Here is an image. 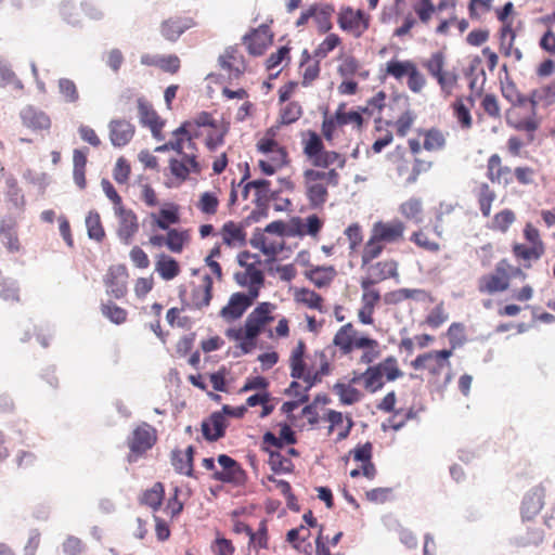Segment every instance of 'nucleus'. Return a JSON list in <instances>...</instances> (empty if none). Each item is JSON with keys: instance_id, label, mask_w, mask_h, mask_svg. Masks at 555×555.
<instances>
[{"instance_id": "nucleus-1", "label": "nucleus", "mask_w": 555, "mask_h": 555, "mask_svg": "<svg viewBox=\"0 0 555 555\" xmlns=\"http://www.w3.org/2000/svg\"><path fill=\"white\" fill-rule=\"evenodd\" d=\"M332 343L343 357H350L357 350L362 351L359 361L369 366L364 372L354 374L352 383L362 382L364 389L370 393H374L384 387L385 379H382L378 370L371 365L380 356L378 340L361 334L351 322H348L337 330Z\"/></svg>"}, {"instance_id": "nucleus-2", "label": "nucleus", "mask_w": 555, "mask_h": 555, "mask_svg": "<svg viewBox=\"0 0 555 555\" xmlns=\"http://www.w3.org/2000/svg\"><path fill=\"white\" fill-rule=\"evenodd\" d=\"M189 141L186 131L182 130L181 132L180 126L172 132V138L168 142L155 147V152L173 151L180 156V158H170L168 166L170 175L180 182H184L191 173L199 175L203 170L198 155L188 151Z\"/></svg>"}, {"instance_id": "nucleus-3", "label": "nucleus", "mask_w": 555, "mask_h": 555, "mask_svg": "<svg viewBox=\"0 0 555 555\" xmlns=\"http://www.w3.org/2000/svg\"><path fill=\"white\" fill-rule=\"evenodd\" d=\"M185 130L190 138L188 151L197 155L198 149L195 139L206 133L205 145L210 151H216L219 146L223 145L224 138L229 132V124L218 121L210 113L201 112L192 119L185 120L181 124V131Z\"/></svg>"}, {"instance_id": "nucleus-4", "label": "nucleus", "mask_w": 555, "mask_h": 555, "mask_svg": "<svg viewBox=\"0 0 555 555\" xmlns=\"http://www.w3.org/2000/svg\"><path fill=\"white\" fill-rule=\"evenodd\" d=\"M335 168L308 167L302 170L301 185L308 204L313 209L322 208L328 199V189L339 183V173Z\"/></svg>"}, {"instance_id": "nucleus-5", "label": "nucleus", "mask_w": 555, "mask_h": 555, "mask_svg": "<svg viewBox=\"0 0 555 555\" xmlns=\"http://www.w3.org/2000/svg\"><path fill=\"white\" fill-rule=\"evenodd\" d=\"M279 130V126H271L256 143L257 152L264 156L258 160V168L266 176L274 175L291 162L287 149L276 140Z\"/></svg>"}, {"instance_id": "nucleus-6", "label": "nucleus", "mask_w": 555, "mask_h": 555, "mask_svg": "<svg viewBox=\"0 0 555 555\" xmlns=\"http://www.w3.org/2000/svg\"><path fill=\"white\" fill-rule=\"evenodd\" d=\"M406 227L400 219L378 220L372 224L370 236L364 243V256H380L387 245L399 244L404 240Z\"/></svg>"}, {"instance_id": "nucleus-7", "label": "nucleus", "mask_w": 555, "mask_h": 555, "mask_svg": "<svg viewBox=\"0 0 555 555\" xmlns=\"http://www.w3.org/2000/svg\"><path fill=\"white\" fill-rule=\"evenodd\" d=\"M302 153L311 167L327 169L336 165L337 168L343 169L346 165V157L336 152L325 150L321 137L312 130L307 131L302 138Z\"/></svg>"}, {"instance_id": "nucleus-8", "label": "nucleus", "mask_w": 555, "mask_h": 555, "mask_svg": "<svg viewBox=\"0 0 555 555\" xmlns=\"http://www.w3.org/2000/svg\"><path fill=\"white\" fill-rule=\"evenodd\" d=\"M302 153L311 167L327 169L336 165L337 168L343 169L346 165V157L336 152L325 150L321 137L312 130L307 131L302 138Z\"/></svg>"}, {"instance_id": "nucleus-9", "label": "nucleus", "mask_w": 555, "mask_h": 555, "mask_svg": "<svg viewBox=\"0 0 555 555\" xmlns=\"http://www.w3.org/2000/svg\"><path fill=\"white\" fill-rule=\"evenodd\" d=\"M526 278L521 268L513 266L507 259L503 258L496 262L494 270L481 275L477 281V289L480 294L494 295L503 293L509 288L512 278Z\"/></svg>"}, {"instance_id": "nucleus-10", "label": "nucleus", "mask_w": 555, "mask_h": 555, "mask_svg": "<svg viewBox=\"0 0 555 555\" xmlns=\"http://www.w3.org/2000/svg\"><path fill=\"white\" fill-rule=\"evenodd\" d=\"M379 256L365 257L364 248L361 250L360 267L364 275L360 280L372 281V284H379L387 280L398 281L400 278L399 261L393 258L377 260Z\"/></svg>"}, {"instance_id": "nucleus-11", "label": "nucleus", "mask_w": 555, "mask_h": 555, "mask_svg": "<svg viewBox=\"0 0 555 555\" xmlns=\"http://www.w3.org/2000/svg\"><path fill=\"white\" fill-rule=\"evenodd\" d=\"M237 262L242 270L234 274L236 283L242 287H247L254 296H259V291L264 283V275L258 256L249 251H242L237 256Z\"/></svg>"}, {"instance_id": "nucleus-12", "label": "nucleus", "mask_w": 555, "mask_h": 555, "mask_svg": "<svg viewBox=\"0 0 555 555\" xmlns=\"http://www.w3.org/2000/svg\"><path fill=\"white\" fill-rule=\"evenodd\" d=\"M157 439V430L151 424L142 422L135 425L126 441L129 449L128 463H135L143 457L156 444Z\"/></svg>"}, {"instance_id": "nucleus-13", "label": "nucleus", "mask_w": 555, "mask_h": 555, "mask_svg": "<svg viewBox=\"0 0 555 555\" xmlns=\"http://www.w3.org/2000/svg\"><path fill=\"white\" fill-rule=\"evenodd\" d=\"M276 306L274 304L264 301L260 302L246 318L244 328L238 330L235 338L246 339L250 344L259 336L268 324L274 321V311Z\"/></svg>"}, {"instance_id": "nucleus-14", "label": "nucleus", "mask_w": 555, "mask_h": 555, "mask_svg": "<svg viewBox=\"0 0 555 555\" xmlns=\"http://www.w3.org/2000/svg\"><path fill=\"white\" fill-rule=\"evenodd\" d=\"M133 99L137 103L140 124L151 130L154 139L157 141H163L165 139L163 129L166 121L158 115L152 103L144 96H135L132 92H127L120 96V102L124 105H127Z\"/></svg>"}, {"instance_id": "nucleus-15", "label": "nucleus", "mask_w": 555, "mask_h": 555, "mask_svg": "<svg viewBox=\"0 0 555 555\" xmlns=\"http://www.w3.org/2000/svg\"><path fill=\"white\" fill-rule=\"evenodd\" d=\"M446 65V55L442 51L431 53L430 56L423 62V67L430 77L436 79L441 92L446 95H450L457 82V75L452 70H448Z\"/></svg>"}, {"instance_id": "nucleus-16", "label": "nucleus", "mask_w": 555, "mask_h": 555, "mask_svg": "<svg viewBox=\"0 0 555 555\" xmlns=\"http://www.w3.org/2000/svg\"><path fill=\"white\" fill-rule=\"evenodd\" d=\"M451 357L452 349L431 350L418 354L411 362V366L415 371L426 372L430 378L437 379L446 369H450Z\"/></svg>"}, {"instance_id": "nucleus-17", "label": "nucleus", "mask_w": 555, "mask_h": 555, "mask_svg": "<svg viewBox=\"0 0 555 555\" xmlns=\"http://www.w3.org/2000/svg\"><path fill=\"white\" fill-rule=\"evenodd\" d=\"M371 17L364 11L351 7L340 8L337 14L339 28L353 38H361L370 27Z\"/></svg>"}, {"instance_id": "nucleus-18", "label": "nucleus", "mask_w": 555, "mask_h": 555, "mask_svg": "<svg viewBox=\"0 0 555 555\" xmlns=\"http://www.w3.org/2000/svg\"><path fill=\"white\" fill-rule=\"evenodd\" d=\"M361 288L360 308L358 310V320L363 325L374 324L375 309L382 301L380 289L372 281H359Z\"/></svg>"}, {"instance_id": "nucleus-19", "label": "nucleus", "mask_w": 555, "mask_h": 555, "mask_svg": "<svg viewBox=\"0 0 555 555\" xmlns=\"http://www.w3.org/2000/svg\"><path fill=\"white\" fill-rule=\"evenodd\" d=\"M220 469H217L211 478L216 481L230 483L235 487L245 485L247 476L241 464L227 454H220L217 459Z\"/></svg>"}, {"instance_id": "nucleus-20", "label": "nucleus", "mask_w": 555, "mask_h": 555, "mask_svg": "<svg viewBox=\"0 0 555 555\" xmlns=\"http://www.w3.org/2000/svg\"><path fill=\"white\" fill-rule=\"evenodd\" d=\"M114 215L118 220L117 236L124 244H130L139 231L137 214L124 205L115 209Z\"/></svg>"}, {"instance_id": "nucleus-21", "label": "nucleus", "mask_w": 555, "mask_h": 555, "mask_svg": "<svg viewBox=\"0 0 555 555\" xmlns=\"http://www.w3.org/2000/svg\"><path fill=\"white\" fill-rule=\"evenodd\" d=\"M212 279L209 274L202 276L198 284L193 283L191 285V292L188 299H183L186 306L193 309H203L210 305L212 299Z\"/></svg>"}, {"instance_id": "nucleus-22", "label": "nucleus", "mask_w": 555, "mask_h": 555, "mask_svg": "<svg viewBox=\"0 0 555 555\" xmlns=\"http://www.w3.org/2000/svg\"><path fill=\"white\" fill-rule=\"evenodd\" d=\"M442 230L435 225L433 231L427 228H418L410 235V242L417 248L429 254H438L441 250Z\"/></svg>"}, {"instance_id": "nucleus-23", "label": "nucleus", "mask_w": 555, "mask_h": 555, "mask_svg": "<svg viewBox=\"0 0 555 555\" xmlns=\"http://www.w3.org/2000/svg\"><path fill=\"white\" fill-rule=\"evenodd\" d=\"M372 451L373 446L371 442L358 444L353 450L350 451V454L352 455L353 460L360 463L359 468L352 469L350 472V476L352 478H357L361 475L370 480L375 478L376 468L372 462Z\"/></svg>"}, {"instance_id": "nucleus-24", "label": "nucleus", "mask_w": 555, "mask_h": 555, "mask_svg": "<svg viewBox=\"0 0 555 555\" xmlns=\"http://www.w3.org/2000/svg\"><path fill=\"white\" fill-rule=\"evenodd\" d=\"M257 297L249 292L247 294L234 293L230 296L228 305L221 309L220 315L228 322L235 321L245 313Z\"/></svg>"}, {"instance_id": "nucleus-25", "label": "nucleus", "mask_w": 555, "mask_h": 555, "mask_svg": "<svg viewBox=\"0 0 555 555\" xmlns=\"http://www.w3.org/2000/svg\"><path fill=\"white\" fill-rule=\"evenodd\" d=\"M196 26L190 16H171L160 23V35L169 42H176L186 30Z\"/></svg>"}, {"instance_id": "nucleus-26", "label": "nucleus", "mask_w": 555, "mask_h": 555, "mask_svg": "<svg viewBox=\"0 0 555 555\" xmlns=\"http://www.w3.org/2000/svg\"><path fill=\"white\" fill-rule=\"evenodd\" d=\"M128 276L125 266L111 267L104 280L106 293L116 299L124 298L128 291Z\"/></svg>"}, {"instance_id": "nucleus-27", "label": "nucleus", "mask_w": 555, "mask_h": 555, "mask_svg": "<svg viewBox=\"0 0 555 555\" xmlns=\"http://www.w3.org/2000/svg\"><path fill=\"white\" fill-rule=\"evenodd\" d=\"M218 235L221 238V244L229 248H242L247 243L245 227L242 223L232 220L222 224Z\"/></svg>"}, {"instance_id": "nucleus-28", "label": "nucleus", "mask_w": 555, "mask_h": 555, "mask_svg": "<svg viewBox=\"0 0 555 555\" xmlns=\"http://www.w3.org/2000/svg\"><path fill=\"white\" fill-rule=\"evenodd\" d=\"M272 34L267 25H260L258 28L253 29L243 38L249 54L259 56L264 53L267 48L272 43Z\"/></svg>"}, {"instance_id": "nucleus-29", "label": "nucleus", "mask_w": 555, "mask_h": 555, "mask_svg": "<svg viewBox=\"0 0 555 555\" xmlns=\"http://www.w3.org/2000/svg\"><path fill=\"white\" fill-rule=\"evenodd\" d=\"M218 62L230 78H238L246 70L244 55L236 47H228L220 54Z\"/></svg>"}, {"instance_id": "nucleus-30", "label": "nucleus", "mask_w": 555, "mask_h": 555, "mask_svg": "<svg viewBox=\"0 0 555 555\" xmlns=\"http://www.w3.org/2000/svg\"><path fill=\"white\" fill-rule=\"evenodd\" d=\"M337 60V74L340 78H361L362 80L369 78L370 72L364 69L356 56L341 53Z\"/></svg>"}, {"instance_id": "nucleus-31", "label": "nucleus", "mask_w": 555, "mask_h": 555, "mask_svg": "<svg viewBox=\"0 0 555 555\" xmlns=\"http://www.w3.org/2000/svg\"><path fill=\"white\" fill-rule=\"evenodd\" d=\"M487 178L492 183L508 185L513 181L512 169L503 165L499 154H492L487 160Z\"/></svg>"}, {"instance_id": "nucleus-32", "label": "nucleus", "mask_w": 555, "mask_h": 555, "mask_svg": "<svg viewBox=\"0 0 555 555\" xmlns=\"http://www.w3.org/2000/svg\"><path fill=\"white\" fill-rule=\"evenodd\" d=\"M109 139L114 146L122 147L133 138L135 127L125 119H113L109 125Z\"/></svg>"}, {"instance_id": "nucleus-33", "label": "nucleus", "mask_w": 555, "mask_h": 555, "mask_svg": "<svg viewBox=\"0 0 555 555\" xmlns=\"http://www.w3.org/2000/svg\"><path fill=\"white\" fill-rule=\"evenodd\" d=\"M150 218L153 225L169 231L171 224L180 222V206L176 203H166L158 212H152Z\"/></svg>"}, {"instance_id": "nucleus-34", "label": "nucleus", "mask_w": 555, "mask_h": 555, "mask_svg": "<svg viewBox=\"0 0 555 555\" xmlns=\"http://www.w3.org/2000/svg\"><path fill=\"white\" fill-rule=\"evenodd\" d=\"M473 95L457 96L451 104L452 115L463 130H469L473 127V117L470 108L474 106Z\"/></svg>"}, {"instance_id": "nucleus-35", "label": "nucleus", "mask_w": 555, "mask_h": 555, "mask_svg": "<svg viewBox=\"0 0 555 555\" xmlns=\"http://www.w3.org/2000/svg\"><path fill=\"white\" fill-rule=\"evenodd\" d=\"M227 426V417L221 412H214L203 421L202 433L206 440L217 441L224 436Z\"/></svg>"}, {"instance_id": "nucleus-36", "label": "nucleus", "mask_w": 555, "mask_h": 555, "mask_svg": "<svg viewBox=\"0 0 555 555\" xmlns=\"http://www.w3.org/2000/svg\"><path fill=\"white\" fill-rule=\"evenodd\" d=\"M544 488L534 487L524 498L521 504V516L524 519L530 520L537 516L543 507Z\"/></svg>"}, {"instance_id": "nucleus-37", "label": "nucleus", "mask_w": 555, "mask_h": 555, "mask_svg": "<svg viewBox=\"0 0 555 555\" xmlns=\"http://www.w3.org/2000/svg\"><path fill=\"white\" fill-rule=\"evenodd\" d=\"M324 420L330 423L328 434L337 429L338 441L346 439L353 426L351 417H345L341 412L335 410H328Z\"/></svg>"}, {"instance_id": "nucleus-38", "label": "nucleus", "mask_w": 555, "mask_h": 555, "mask_svg": "<svg viewBox=\"0 0 555 555\" xmlns=\"http://www.w3.org/2000/svg\"><path fill=\"white\" fill-rule=\"evenodd\" d=\"M21 119L25 127L33 130H47L51 126L50 117L34 106H26L21 111Z\"/></svg>"}, {"instance_id": "nucleus-39", "label": "nucleus", "mask_w": 555, "mask_h": 555, "mask_svg": "<svg viewBox=\"0 0 555 555\" xmlns=\"http://www.w3.org/2000/svg\"><path fill=\"white\" fill-rule=\"evenodd\" d=\"M512 254L517 261L522 262L524 267L531 268V262L538 261L545 254V249H540L531 244L515 242L512 245Z\"/></svg>"}, {"instance_id": "nucleus-40", "label": "nucleus", "mask_w": 555, "mask_h": 555, "mask_svg": "<svg viewBox=\"0 0 555 555\" xmlns=\"http://www.w3.org/2000/svg\"><path fill=\"white\" fill-rule=\"evenodd\" d=\"M194 452L195 449L193 446H189L185 451L175 450L172 452L171 464L177 473L193 477Z\"/></svg>"}, {"instance_id": "nucleus-41", "label": "nucleus", "mask_w": 555, "mask_h": 555, "mask_svg": "<svg viewBox=\"0 0 555 555\" xmlns=\"http://www.w3.org/2000/svg\"><path fill=\"white\" fill-rule=\"evenodd\" d=\"M480 212L483 217H490L492 204L496 199L495 191L487 182H479L473 191Z\"/></svg>"}, {"instance_id": "nucleus-42", "label": "nucleus", "mask_w": 555, "mask_h": 555, "mask_svg": "<svg viewBox=\"0 0 555 555\" xmlns=\"http://www.w3.org/2000/svg\"><path fill=\"white\" fill-rule=\"evenodd\" d=\"M306 353V344L302 339L298 340L296 347L292 350L289 357L291 376L302 379L306 383L307 369L304 360Z\"/></svg>"}, {"instance_id": "nucleus-43", "label": "nucleus", "mask_w": 555, "mask_h": 555, "mask_svg": "<svg viewBox=\"0 0 555 555\" xmlns=\"http://www.w3.org/2000/svg\"><path fill=\"white\" fill-rule=\"evenodd\" d=\"M352 378L348 383L337 382L333 386V392L344 405H352L363 398V393L354 387Z\"/></svg>"}, {"instance_id": "nucleus-44", "label": "nucleus", "mask_w": 555, "mask_h": 555, "mask_svg": "<svg viewBox=\"0 0 555 555\" xmlns=\"http://www.w3.org/2000/svg\"><path fill=\"white\" fill-rule=\"evenodd\" d=\"M300 69L302 77L301 85L308 87L320 76V60L315 57L312 59L309 52L305 50L301 54Z\"/></svg>"}, {"instance_id": "nucleus-45", "label": "nucleus", "mask_w": 555, "mask_h": 555, "mask_svg": "<svg viewBox=\"0 0 555 555\" xmlns=\"http://www.w3.org/2000/svg\"><path fill=\"white\" fill-rule=\"evenodd\" d=\"M418 134L424 138L423 149L427 152H439L447 146V133L438 128L423 129Z\"/></svg>"}, {"instance_id": "nucleus-46", "label": "nucleus", "mask_w": 555, "mask_h": 555, "mask_svg": "<svg viewBox=\"0 0 555 555\" xmlns=\"http://www.w3.org/2000/svg\"><path fill=\"white\" fill-rule=\"evenodd\" d=\"M251 245L260 249L268 258L274 259L283 249V238L260 234L251 240Z\"/></svg>"}, {"instance_id": "nucleus-47", "label": "nucleus", "mask_w": 555, "mask_h": 555, "mask_svg": "<svg viewBox=\"0 0 555 555\" xmlns=\"http://www.w3.org/2000/svg\"><path fill=\"white\" fill-rule=\"evenodd\" d=\"M296 443V436L289 425L284 424L280 430L279 437L271 431L263 435V444L269 448L282 449L285 444Z\"/></svg>"}, {"instance_id": "nucleus-48", "label": "nucleus", "mask_w": 555, "mask_h": 555, "mask_svg": "<svg viewBox=\"0 0 555 555\" xmlns=\"http://www.w3.org/2000/svg\"><path fill=\"white\" fill-rule=\"evenodd\" d=\"M414 61L406 59L400 60L397 57H392L385 64L384 76L391 77L395 80L402 82L405 79L409 70L413 66Z\"/></svg>"}, {"instance_id": "nucleus-49", "label": "nucleus", "mask_w": 555, "mask_h": 555, "mask_svg": "<svg viewBox=\"0 0 555 555\" xmlns=\"http://www.w3.org/2000/svg\"><path fill=\"white\" fill-rule=\"evenodd\" d=\"M220 190L205 191L198 195L195 207L205 216H215L218 212Z\"/></svg>"}, {"instance_id": "nucleus-50", "label": "nucleus", "mask_w": 555, "mask_h": 555, "mask_svg": "<svg viewBox=\"0 0 555 555\" xmlns=\"http://www.w3.org/2000/svg\"><path fill=\"white\" fill-rule=\"evenodd\" d=\"M155 271L163 280L170 281L180 274L181 269L179 262L175 258L166 254H162L158 256L155 263Z\"/></svg>"}, {"instance_id": "nucleus-51", "label": "nucleus", "mask_w": 555, "mask_h": 555, "mask_svg": "<svg viewBox=\"0 0 555 555\" xmlns=\"http://www.w3.org/2000/svg\"><path fill=\"white\" fill-rule=\"evenodd\" d=\"M336 276V270L333 266L313 267L306 271V278L317 287L328 286Z\"/></svg>"}, {"instance_id": "nucleus-52", "label": "nucleus", "mask_w": 555, "mask_h": 555, "mask_svg": "<svg viewBox=\"0 0 555 555\" xmlns=\"http://www.w3.org/2000/svg\"><path fill=\"white\" fill-rule=\"evenodd\" d=\"M399 212L404 219L421 223L423 221L424 214L422 199L418 197H410L400 204Z\"/></svg>"}, {"instance_id": "nucleus-53", "label": "nucleus", "mask_w": 555, "mask_h": 555, "mask_svg": "<svg viewBox=\"0 0 555 555\" xmlns=\"http://www.w3.org/2000/svg\"><path fill=\"white\" fill-rule=\"evenodd\" d=\"M248 185H253V190L255 192L253 202L256 204V206L261 209L266 208L273 196L271 191V182L266 179H258L249 181Z\"/></svg>"}, {"instance_id": "nucleus-54", "label": "nucleus", "mask_w": 555, "mask_h": 555, "mask_svg": "<svg viewBox=\"0 0 555 555\" xmlns=\"http://www.w3.org/2000/svg\"><path fill=\"white\" fill-rule=\"evenodd\" d=\"M382 375V379L386 382H393L403 376V372L399 366L398 360L393 356L385 358L383 361L374 364Z\"/></svg>"}, {"instance_id": "nucleus-55", "label": "nucleus", "mask_w": 555, "mask_h": 555, "mask_svg": "<svg viewBox=\"0 0 555 555\" xmlns=\"http://www.w3.org/2000/svg\"><path fill=\"white\" fill-rule=\"evenodd\" d=\"M165 495L162 482H155L152 488L146 489L140 496V503L156 512L159 509Z\"/></svg>"}, {"instance_id": "nucleus-56", "label": "nucleus", "mask_w": 555, "mask_h": 555, "mask_svg": "<svg viewBox=\"0 0 555 555\" xmlns=\"http://www.w3.org/2000/svg\"><path fill=\"white\" fill-rule=\"evenodd\" d=\"M295 301L298 304H301L306 306L309 309L317 310L322 312L323 311V301L321 295H319L317 292L309 289V288H299L295 292L294 295Z\"/></svg>"}, {"instance_id": "nucleus-57", "label": "nucleus", "mask_w": 555, "mask_h": 555, "mask_svg": "<svg viewBox=\"0 0 555 555\" xmlns=\"http://www.w3.org/2000/svg\"><path fill=\"white\" fill-rule=\"evenodd\" d=\"M320 367L315 371L309 369L306 376V390H309L312 386L321 383L324 376H327L332 372V366L327 360L326 354L321 351L319 353Z\"/></svg>"}, {"instance_id": "nucleus-58", "label": "nucleus", "mask_w": 555, "mask_h": 555, "mask_svg": "<svg viewBox=\"0 0 555 555\" xmlns=\"http://www.w3.org/2000/svg\"><path fill=\"white\" fill-rule=\"evenodd\" d=\"M304 114L302 106L297 101L285 103L279 112V124L276 126H287L296 122Z\"/></svg>"}, {"instance_id": "nucleus-59", "label": "nucleus", "mask_w": 555, "mask_h": 555, "mask_svg": "<svg viewBox=\"0 0 555 555\" xmlns=\"http://www.w3.org/2000/svg\"><path fill=\"white\" fill-rule=\"evenodd\" d=\"M269 453V465L275 473H291L294 469V464L291 459L281 452V449L272 450L269 447L264 448Z\"/></svg>"}, {"instance_id": "nucleus-60", "label": "nucleus", "mask_w": 555, "mask_h": 555, "mask_svg": "<svg viewBox=\"0 0 555 555\" xmlns=\"http://www.w3.org/2000/svg\"><path fill=\"white\" fill-rule=\"evenodd\" d=\"M189 241L190 234L188 230L170 229L166 233V246L175 254H180Z\"/></svg>"}, {"instance_id": "nucleus-61", "label": "nucleus", "mask_w": 555, "mask_h": 555, "mask_svg": "<svg viewBox=\"0 0 555 555\" xmlns=\"http://www.w3.org/2000/svg\"><path fill=\"white\" fill-rule=\"evenodd\" d=\"M515 221L516 214L512 209L505 208L493 216L489 229L500 233H506Z\"/></svg>"}, {"instance_id": "nucleus-62", "label": "nucleus", "mask_w": 555, "mask_h": 555, "mask_svg": "<svg viewBox=\"0 0 555 555\" xmlns=\"http://www.w3.org/2000/svg\"><path fill=\"white\" fill-rule=\"evenodd\" d=\"M405 85L408 89L415 94L422 93L427 85L426 76L415 62L405 77Z\"/></svg>"}, {"instance_id": "nucleus-63", "label": "nucleus", "mask_w": 555, "mask_h": 555, "mask_svg": "<svg viewBox=\"0 0 555 555\" xmlns=\"http://www.w3.org/2000/svg\"><path fill=\"white\" fill-rule=\"evenodd\" d=\"M86 227L88 236L96 242H102L105 237V230L103 228L100 214L95 210L89 211L86 217Z\"/></svg>"}, {"instance_id": "nucleus-64", "label": "nucleus", "mask_w": 555, "mask_h": 555, "mask_svg": "<svg viewBox=\"0 0 555 555\" xmlns=\"http://www.w3.org/2000/svg\"><path fill=\"white\" fill-rule=\"evenodd\" d=\"M480 107L483 113L493 120H500L502 117L501 105L498 96L493 93H486L480 101Z\"/></svg>"}]
</instances>
